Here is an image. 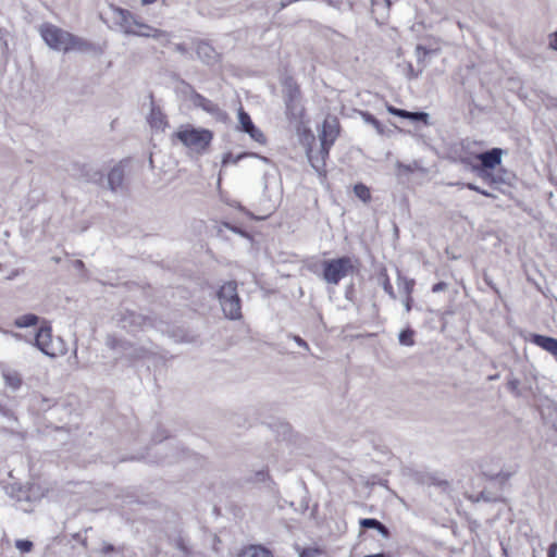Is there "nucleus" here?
<instances>
[{"instance_id":"obj_22","label":"nucleus","mask_w":557,"mask_h":557,"mask_svg":"<svg viewBox=\"0 0 557 557\" xmlns=\"http://www.w3.org/2000/svg\"><path fill=\"white\" fill-rule=\"evenodd\" d=\"M148 120H149L151 127L157 128V129H164V127L168 124L166 120H165V115L161 112V110L159 108H156V107L151 108Z\"/></svg>"},{"instance_id":"obj_16","label":"nucleus","mask_w":557,"mask_h":557,"mask_svg":"<svg viewBox=\"0 0 557 557\" xmlns=\"http://www.w3.org/2000/svg\"><path fill=\"white\" fill-rule=\"evenodd\" d=\"M299 91L297 88H290L288 95L285 98V104L287 113L293 117H297L301 114V108L298 103Z\"/></svg>"},{"instance_id":"obj_41","label":"nucleus","mask_w":557,"mask_h":557,"mask_svg":"<svg viewBox=\"0 0 557 557\" xmlns=\"http://www.w3.org/2000/svg\"><path fill=\"white\" fill-rule=\"evenodd\" d=\"M447 288V284L445 282H438L433 285L432 292L433 293H440L442 290H445Z\"/></svg>"},{"instance_id":"obj_12","label":"nucleus","mask_w":557,"mask_h":557,"mask_svg":"<svg viewBox=\"0 0 557 557\" xmlns=\"http://www.w3.org/2000/svg\"><path fill=\"white\" fill-rule=\"evenodd\" d=\"M186 88L190 90V100L195 107L202 109L207 113L218 116L221 114V109L216 103L211 101L210 99L203 97L202 95L196 92L190 85L185 84Z\"/></svg>"},{"instance_id":"obj_34","label":"nucleus","mask_w":557,"mask_h":557,"mask_svg":"<svg viewBox=\"0 0 557 557\" xmlns=\"http://www.w3.org/2000/svg\"><path fill=\"white\" fill-rule=\"evenodd\" d=\"M406 69H407L406 76L408 79L418 78L422 74V71H423L422 69L416 71L411 63H407Z\"/></svg>"},{"instance_id":"obj_55","label":"nucleus","mask_w":557,"mask_h":557,"mask_svg":"<svg viewBox=\"0 0 557 557\" xmlns=\"http://www.w3.org/2000/svg\"><path fill=\"white\" fill-rule=\"evenodd\" d=\"M13 336L16 337V338L21 337V335L18 333H14Z\"/></svg>"},{"instance_id":"obj_10","label":"nucleus","mask_w":557,"mask_h":557,"mask_svg":"<svg viewBox=\"0 0 557 557\" xmlns=\"http://www.w3.org/2000/svg\"><path fill=\"white\" fill-rule=\"evenodd\" d=\"M112 18L114 20L115 24L121 27L124 34L131 35L134 33V27L136 26L137 20L134 17V15L125 10L117 7H112Z\"/></svg>"},{"instance_id":"obj_11","label":"nucleus","mask_w":557,"mask_h":557,"mask_svg":"<svg viewBox=\"0 0 557 557\" xmlns=\"http://www.w3.org/2000/svg\"><path fill=\"white\" fill-rule=\"evenodd\" d=\"M196 53L201 62L207 65H215L220 62L221 55L207 41H198L196 45Z\"/></svg>"},{"instance_id":"obj_35","label":"nucleus","mask_w":557,"mask_h":557,"mask_svg":"<svg viewBox=\"0 0 557 557\" xmlns=\"http://www.w3.org/2000/svg\"><path fill=\"white\" fill-rule=\"evenodd\" d=\"M407 119L414 121V122H419V121L426 122V120L429 119V114L425 112H410L409 111V116Z\"/></svg>"},{"instance_id":"obj_4","label":"nucleus","mask_w":557,"mask_h":557,"mask_svg":"<svg viewBox=\"0 0 557 557\" xmlns=\"http://www.w3.org/2000/svg\"><path fill=\"white\" fill-rule=\"evenodd\" d=\"M322 267L323 280L332 285H337L354 269L352 260L349 257L324 260Z\"/></svg>"},{"instance_id":"obj_44","label":"nucleus","mask_w":557,"mask_h":557,"mask_svg":"<svg viewBox=\"0 0 557 557\" xmlns=\"http://www.w3.org/2000/svg\"><path fill=\"white\" fill-rule=\"evenodd\" d=\"M267 476H268V473L265 471H263V470L258 471L256 473V481L263 482V481H265Z\"/></svg>"},{"instance_id":"obj_21","label":"nucleus","mask_w":557,"mask_h":557,"mask_svg":"<svg viewBox=\"0 0 557 557\" xmlns=\"http://www.w3.org/2000/svg\"><path fill=\"white\" fill-rule=\"evenodd\" d=\"M238 557H274L272 552L261 545H250L244 548Z\"/></svg>"},{"instance_id":"obj_26","label":"nucleus","mask_w":557,"mask_h":557,"mask_svg":"<svg viewBox=\"0 0 557 557\" xmlns=\"http://www.w3.org/2000/svg\"><path fill=\"white\" fill-rule=\"evenodd\" d=\"M238 122L240 124V128L243 132L251 129L255 126L253 122L250 119V115L246 111H244L243 108H239L238 110Z\"/></svg>"},{"instance_id":"obj_25","label":"nucleus","mask_w":557,"mask_h":557,"mask_svg":"<svg viewBox=\"0 0 557 557\" xmlns=\"http://www.w3.org/2000/svg\"><path fill=\"white\" fill-rule=\"evenodd\" d=\"M354 194L364 203L371 200L370 189L362 183H358L354 186Z\"/></svg>"},{"instance_id":"obj_36","label":"nucleus","mask_w":557,"mask_h":557,"mask_svg":"<svg viewBox=\"0 0 557 557\" xmlns=\"http://www.w3.org/2000/svg\"><path fill=\"white\" fill-rule=\"evenodd\" d=\"M387 111L391 114L399 116V117H403V119H407L409 116V111H406V110H403V109H398V108H395L393 106H388L387 107Z\"/></svg>"},{"instance_id":"obj_51","label":"nucleus","mask_w":557,"mask_h":557,"mask_svg":"<svg viewBox=\"0 0 557 557\" xmlns=\"http://www.w3.org/2000/svg\"><path fill=\"white\" fill-rule=\"evenodd\" d=\"M479 194L485 196V197H490V198H495L496 196L491 194L490 191L485 190V189H481L479 190Z\"/></svg>"},{"instance_id":"obj_7","label":"nucleus","mask_w":557,"mask_h":557,"mask_svg":"<svg viewBox=\"0 0 557 557\" xmlns=\"http://www.w3.org/2000/svg\"><path fill=\"white\" fill-rule=\"evenodd\" d=\"M106 345L114 350L120 357H125L128 359H139L143 358L146 354L144 348H136L129 342L120 339L114 335H108L106 338Z\"/></svg>"},{"instance_id":"obj_48","label":"nucleus","mask_w":557,"mask_h":557,"mask_svg":"<svg viewBox=\"0 0 557 557\" xmlns=\"http://www.w3.org/2000/svg\"><path fill=\"white\" fill-rule=\"evenodd\" d=\"M550 48L557 51V32L554 34V37L549 41Z\"/></svg>"},{"instance_id":"obj_31","label":"nucleus","mask_w":557,"mask_h":557,"mask_svg":"<svg viewBox=\"0 0 557 557\" xmlns=\"http://www.w3.org/2000/svg\"><path fill=\"white\" fill-rule=\"evenodd\" d=\"M15 547L22 553H28L33 548V543L28 540H17L15 542Z\"/></svg>"},{"instance_id":"obj_50","label":"nucleus","mask_w":557,"mask_h":557,"mask_svg":"<svg viewBox=\"0 0 557 557\" xmlns=\"http://www.w3.org/2000/svg\"><path fill=\"white\" fill-rule=\"evenodd\" d=\"M465 186L468 189L476 191V193H479V190H481V188L479 186H476L475 184H473V183H467V184H465Z\"/></svg>"},{"instance_id":"obj_30","label":"nucleus","mask_w":557,"mask_h":557,"mask_svg":"<svg viewBox=\"0 0 557 557\" xmlns=\"http://www.w3.org/2000/svg\"><path fill=\"white\" fill-rule=\"evenodd\" d=\"M380 521L374 518H362L359 520V524L363 529H376L380 525Z\"/></svg>"},{"instance_id":"obj_23","label":"nucleus","mask_w":557,"mask_h":557,"mask_svg":"<svg viewBox=\"0 0 557 557\" xmlns=\"http://www.w3.org/2000/svg\"><path fill=\"white\" fill-rule=\"evenodd\" d=\"M39 318L34 313L23 314L14 320V325L18 329L35 326Z\"/></svg>"},{"instance_id":"obj_33","label":"nucleus","mask_w":557,"mask_h":557,"mask_svg":"<svg viewBox=\"0 0 557 557\" xmlns=\"http://www.w3.org/2000/svg\"><path fill=\"white\" fill-rule=\"evenodd\" d=\"M473 502H495L496 497L492 496L488 492L482 491L480 492L473 499Z\"/></svg>"},{"instance_id":"obj_14","label":"nucleus","mask_w":557,"mask_h":557,"mask_svg":"<svg viewBox=\"0 0 557 557\" xmlns=\"http://www.w3.org/2000/svg\"><path fill=\"white\" fill-rule=\"evenodd\" d=\"M391 0H371V13L376 23L383 24L389 16Z\"/></svg>"},{"instance_id":"obj_54","label":"nucleus","mask_w":557,"mask_h":557,"mask_svg":"<svg viewBox=\"0 0 557 557\" xmlns=\"http://www.w3.org/2000/svg\"><path fill=\"white\" fill-rule=\"evenodd\" d=\"M364 557H384V554L380 553V554L367 555Z\"/></svg>"},{"instance_id":"obj_8","label":"nucleus","mask_w":557,"mask_h":557,"mask_svg":"<svg viewBox=\"0 0 557 557\" xmlns=\"http://www.w3.org/2000/svg\"><path fill=\"white\" fill-rule=\"evenodd\" d=\"M131 35L146 38H153L160 41L162 45H168L171 39V34L166 30H162L159 28H154L148 24L141 23L137 21L136 26L134 27V33Z\"/></svg>"},{"instance_id":"obj_49","label":"nucleus","mask_w":557,"mask_h":557,"mask_svg":"<svg viewBox=\"0 0 557 557\" xmlns=\"http://www.w3.org/2000/svg\"><path fill=\"white\" fill-rule=\"evenodd\" d=\"M114 549H115V548H114V546H113L112 544H104V545H103V548H102V552H103L104 554H109V553H111V552H114Z\"/></svg>"},{"instance_id":"obj_27","label":"nucleus","mask_w":557,"mask_h":557,"mask_svg":"<svg viewBox=\"0 0 557 557\" xmlns=\"http://www.w3.org/2000/svg\"><path fill=\"white\" fill-rule=\"evenodd\" d=\"M414 332L410 329L403 330L398 335L399 344L403 346L411 347L414 345L413 339Z\"/></svg>"},{"instance_id":"obj_6","label":"nucleus","mask_w":557,"mask_h":557,"mask_svg":"<svg viewBox=\"0 0 557 557\" xmlns=\"http://www.w3.org/2000/svg\"><path fill=\"white\" fill-rule=\"evenodd\" d=\"M116 324L127 332H136L150 325V319L128 309L120 310L115 315Z\"/></svg>"},{"instance_id":"obj_43","label":"nucleus","mask_w":557,"mask_h":557,"mask_svg":"<svg viewBox=\"0 0 557 557\" xmlns=\"http://www.w3.org/2000/svg\"><path fill=\"white\" fill-rule=\"evenodd\" d=\"M547 557H557V543H552L548 547Z\"/></svg>"},{"instance_id":"obj_37","label":"nucleus","mask_w":557,"mask_h":557,"mask_svg":"<svg viewBox=\"0 0 557 557\" xmlns=\"http://www.w3.org/2000/svg\"><path fill=\"white\" fill-rule=\"evenodd\" d=\"M320 554V550L318 548H304L299 552L298 557H317Z\"/></svg>"},{"instance_id":"obj_32","label":"nucleus","mask_w":557,"mask_h":557,"mask_svg":"<svg viewBox=\"0 0 557 557\" xmlns=\"http://www.w3.org/2000/svg\"><path fill=\"white\" fill-rule=\"evenodd\" d=\"M480 470H481L482 474L488 479H496L500 475V473L497 471H488L486 461L481 462Z\"/></svg>"},{"instance_id":"obj_40","label":"nucleus","mask_w":557,"mask_h":557,"mask_svg":"<svg viewBox=\"0 0 557 557\" xmlns=\"http://www.w3.org/2000/svg\"><path fill=\"white\" fill-rule=\"evenodd\" d=\"M292 338L295 341V343L299 346V347H302L305 348L306 350H309V345L307 344L306 341H304L300 336L298 335H293Z\"/></svg>"},{"instance_id":"obj_46","label":"nucleus","mask_w":557,"mask_h":557,"mask_svg":"<svg viewBox=\"0 0 557 557\" xmlns=\"http://www.w3.org/2000/svg\"><path fill=\"white\" fill-rule=\"evenodd\" d=\"M175 51H177L178 53L185 54L187 52V48L184 44H176Z\"/></svg>"},{"instance_id":"obj_17","label":"nucleus","mask_w":557,"mask_h":557,"mask_svg":"<svg viewBox=\"0 0 557 557\" xmlns=\"http://www.w3.org/2000/svg\"><path fill=\"white\" fill-rule=\"evenodd\" d=\"M330 149L331 147L326 148L321 141V147L317 154H314L312 150L309 151V161L317 171H320V169L324 166L325 158L329 156Z\"/></svg>"},{"instance_id":"obj_38","label":"nucleus","mask_w":557,"mask_h":557,"mask_svg":"<svg viewBox=\"0 0 557 557\" xmlns=\"http://www.w3.org/2000/svg\"><path fill=\"white\" fill-rule=\"evenodd\" d=\"M428 53H429V50L426 48H424L423 46L418 45L416 47V57H417L418 62H422Z\"/></svg>"},{"instance_id":"obj_5","label":"nucleus","mask_w":557,"mask_h":557,"mask_svg":"<svg viewBox=\"0 0 557 557\" xmlns=\"http://www.w3.org/2000/svg\"><path fill=\"white\" fill-rule=\"evenodd\" d=\"M35 346L46 356L57 357L64 354V348L61 345V339L54 341L52 338V330L49 325H42L35 336Z\"/></svg>"},{"instance_id":"obj_39","label":"nucleus","mask_w":557,"mask_h":557,"mask_svg":"<svg viewBox=\"0 0 557 557\" xmlns=\"http://www.w3.org/2000/svg\"><path fill=\"white\" fill-rule=\"evenodd\" d=\"M383 289L385 293L388 294V296L392 298V299H396V295L394 293V289H393V286L388 280V277H386L383 282Z\"/></svg>"},{"instance_id":"obj_52","label":"nucleus","mask_w":557,"mask_h":557,"mask_svg":"<svg viewBox=\"0 0 557 557\" xmlns=\"http://www.w3.org/2000/svg\"><path fill=\"white\" fill-rule=\"evenodd\" d=\"M156 0H141V4L143 5H149L151 3H153Z\"/></svg>"},{"instance_id":"obj_18","label":"nucleus","mask_w":557,"mask_h":557,"mask_svg":"<svg viewBox=\"0 0 557 557\" xmlns=\"http://www.w3.org/2000/svg\"><path fill=\"white\" fill-rule=\"evenodd\" d=\"M480 178L493 186L498 188L499 185L505 183V178L499 173H494L492 170H476L474 171Z\"/></svg>"},{"instance_id":"obj_1","label":"nucleus","mask_w":557,"mask_h":557,"mask_svg":"<svg viewBox=\"0 0 557 557\" xmlns=\"http://www.w3.org/2000/svg\"><path fill=\"white\" fill-rule=\"evenodd\" d=\"M40 35L47 46L55 51H88L91 48L90 42L52 24H44Z\"/></svg>"},{"instance_id":"obj_15","label":"nucleus","mask_w":557,"mask_h":557,"mask_svg":"<svg viewBox=\"0 0 557 557\" xmlns=\"http://www.w3.org/2000/svg\"><path fill=\"white\" fill-rule=\"evenodd\" d=\"M530 341L543 350L549 352L557 360V338L541 334H532Z\"/></svg>"},{"instance_id":"obj_29","label":"nucleus","mask_w":557,"mask_h":557,"mask_svg":"<svg viewBox=\"0 0 557 557\" xmlns=\"http://www.w3.org/2000/svg\"><path fill=\"white\" fill-rule=\"evenodd\" d=\"M245 133H247L255 141L259 144L265 143V136L259 128L256 127V125L251 129L246 131Z\"/></svg>"},{"instance_id":"obj_28","label":"nucleus","mask_w":557,"mask_h":557,"mask_svg":"<svg viewBox=\"0 0 557 557\" xmlns=\"http://www.w3.org/2000/svg\"><path fill=\"white\" fill-rule=\"evenodd\" d=\"M361 116L367 124L372 125L379 134H383V127L380 121L369 112H361Z\"/></svg>"},{"instance_id":"obj_45","label":"nucleus","mask_w":557,"mask_h":557,"mask_svg":"<svg viewBox=\"0 0 557 557\" xmlns=\"http://www.w3.org/2000/svg\"><path fill=\"white\" fill-rule=\"evenodd\" d=\"M403 302H404L406 312H409L411 310L412 297H404Z\"/></svg>"},{"instance_id":"obj_19","label":"nucleus","mask_w":557,"mask_h":557,"mask_svg":"<svg viewBox=\"0 0 557 557\" xmlns=\"http://www.w3.org/2000/svg\"><path fill=\"white\" fill-rule=\"evenodd\" d=\"M2 377L4 380V384L7 387L12 391H17L22 386V377L18 372L11 369H5L2 371Z\"/></svg>"},{"instance_id":"obj_2","label":"nucleus","mask_w":557,"mask_h":557,"mask_svg":"<svg viewBox=\"0 0 557 557\" xmlns=\"http://www.w3.org/2000/svg\"><path fill=\"white\" fill-rule=\"evenodd\" d=\"M173 137L181 141L191 152L200 154L203 153L211 144L213 134L211 131L206 128H197L191 125H186L175 132Z\"/></svg>"},{"instance_id":"obj_42","label":"nucleus","mask_w":557,"mask_h":557,"mask_svg":"<svg viewBox=\"0 0 557 557\" xmlns=\"http://www.w3.org/2000/svg\"><path fill=\"white\" fill-rule=\"evenodd\" d=\"M383 537L389 536L388 529L381 522L380 525L375 529Z\"/></svg>"},{"instance_id":"obj_53","label":"nucleus","mask_w":557,"mask_h":557,"mask_svg":"<svg viewBox=\"0 0 557 557\" xmlns=\"http://www.w3.org/2000/svg\"><path fill=\"white\" fill-rule=\"evenodd\" d=\"M75 267H76V268H83V267H84L83 261H81V260H76V261H75Z\"/></svg>"},{"instance_id":"obj_56","label":"nucleus","mask_w":557,"mask_h":557,"mask_svg":"<svg viewBox=\"0 0 557 557\" xmlns=\"http://www.w3.org/2000/svg\"><path fill=\"white\" fill-rule=\"evenodd\" d=\"M555 425H556V430H557V421H556V424H555Z\"/></svg>"},{"instance_id":"obj_13","label":"nucleus","mask_w":557,"mask_h":557,"mask_svg":"<svg viewBox=\"0 0 557 557\" xmlns=\"http://www.w3.org/2000/svg\"><path fill=\"white\" fill-rule=\"evenodd\" d=\"M338 122L336 119H326L322 125V131L319 135L320 141L327 147H332L338 136Z\"/></svg>"},{"instance_id":"obj_20","label":"nucleus","mask_w":557,"mask_h":557,"mask_svg":"<svg viewBox=\"0 0 557 557\" xmlns=\"http://www.w3.org/2000/svg\"><path fill=\"white\" fill-rule=\"evenodd\" d=\"M124 171L121 166H114L108 174V185L112 191H116L123 183Z\"/></svg>"},{"instance_id":"obj_3","label":"nucleus","mask_w":557,"mask_h":557,"mask_svg":"<svg viewBox=\"0 0 557 557\" xmlns=\"http://www.w3.org/2000/svg\"><path fill=\"white\" fill-rule=\"evenodd\" d=\"M218 298L223 313L230 320H239L242 318L240 298L237 293V283L235 281L226 282L218 292Z\"/></svg>"},{"instance_id":"obj_47","label":"nucleus","mask_w":557,"mask_h":557,"mask_svg":"<svg viewBox=\"0 0 557 557\" xmlns=\"http://www.w3.org/2000/svg\"><path fill=\"white\" fill-rule=\"evenodd\" d=\"M294 2H297V0H281V1H280L278 10H283V9H285L287 5H289L290 3H294Z\"/></svg>"},{"instance_id":"obj_24","label":"nucleus","mask_w":557,"mask_h":557,"mask_svg":"<svg viewBox=\"0 0 557 557\" xmlns=\"http://www.w3.org/2000/svg\"><path fill=\"white\" fill-rule=\"evenodd\" d=\"M398 290L404 297H411L413 292L414 281L405 276L398 275L397 278Z\"/></svg>"},{"instance_id":"obj_9","label":"nucleus","mask_w":557,"mask_h":557,"mask_svg":"<svg viewBox=\"0 0 557 557\" xmlns=\"http://www.w3.org/2000/svg\"><path fill=\"white\" fill-rule=\"evenodd\" d=\"M503 153V149L492 148L490 150L476 154L475 158L480 161V164L473 165L472 170H494L497 165L502 163Z\"/></svg>"}]
</instances>
